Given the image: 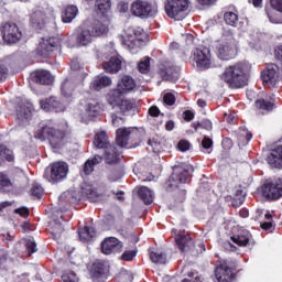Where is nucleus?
<instances>
[{
	"mask_svg": "<svg viewBox=\"0 0 282 282\" xmlns=\"http://www.w3.org/2000/svg\"><path fill=\"white\" fill-rule=\"evenodd\" d=\"M249 73V63H237L236 65L227 67L220 75V78L232 89H241V87H246V85H248Z\"/></svg>",
	"mask_w": 282,
	"mask_h": 282,
	"instance_id": "nucleus-1",
	"label": "nucleus"
},
{
	"mask_svg": "<svg viewBox=\"0 0 282 282\" xmlns=\"http://www.w3.org/2000/svg\"><path fill=\"white\" fill-rule=\"evenodd\" d=\"M66 135L65 130H59L52 126H42L34 134L37 140H48L53 149H61Z\"/></svg>",
	"mask_w": 282,
	"mask_h": 282,
	"instance_id": "nucleus-2",
	"label": "nucleus"
},
{
	"mask_svg": "<svg viewBox=\"0 0 282 282\" xmlns=\"http://www.w3.org/2000/svg\"><path fill=\"white\" fill-rule=\"evenodd\" d=\"M228 41H223L216 46V54L220 61H230L237 56V45L235 44V34L232 31H227Z\"/></svg>",
	"mask_w": 282,
	"mask_h": 282,
	"instance_id": "nucleus-3",
	"label": "nucleus"
},
{
	"mask_svg": "<svg viewBox=\"0 0 282 282\" xmlns=\"http://www.w3.org/2000/svg\"><path fill=\"white\" fill-rule=\"evenodd\" d=\"M69 173V165L66 162L57 161L50 165V167L45 171L44 177L48 182H63V180H67V175Z\"/></svg>",
	"mask_w": 282,
	"mask_h": 282,
	"instance_id": "nucleus-4",
	"label": "nucleus"
},
{
	"mask_svg": "<svg viewBox=\"0 0 282 282\" xmlns=\"http://www.w3.org/2000/svg\"><path fill=\"white\" fill-rule=\"evenodd\" d=\"M186 10H188V0H167L165 3L167 17L175 21L186 19Z\"/></svg>",
	"mask_w": 282,
	"mask_h": 282,
	"instance_id": "nucleus-5",
	"label": "nucleus"
},
{
	"mask_svg": "<svg viewBox=\"0 0 282 282\" xmlns=\"http://www.w3.org/2000/svg\"><path fill=\"white\" fill-rule=\"evenodd\" d=\"M192 61L195 62L197 69H210L213 61L210 59V50L207 47L195 48L192 53Z\"/></svg>",
	"mask_w": 282,
	"mask_h": 282,
	"instance_id": "nucleus-6",
	"label": "nucleus"
},
{
	"mask_svg": "<svg viewBox=\"0 0 282 282\" xmlns=\"http://www.w3.org/2000/svg\"><path fill=\"white\" fill-rule=\"evenodd\" d=\"M131 12L134 17L147 19V17H155L158 8L147 1L137 0L131 6Z\"/></svg>",
	"mask_w": 282,
	"mask_h": 282,
	"instance_id": "nucleus-7",
	"label": "nucleus"
},
{
	"mask_svg": "<svg viewBox=\"0 0 282 282\" xmlns=\"http://www.w3.org/2000/svg\"><path fill=\"white\" fill-rule=\"evenodd\" d=\"M193 170V165H175L173 167V174L170 178V186H180V184H186L188 182V173Z\"/></svg>",
	"mask_w": 282,
	"mask_h": 282,
	"instance_id": "nucleus-8",
	"label": "nucleus"
},
{
	"mask_svg": "<svg viewBox=\"0 0 282 282\" xmlns=\"http://www.w3.org/2000/svg\"><path fill=\"white\" fill-rule=\"evenodd\" d=\"M93 281L106 282L109 276V262L105 260H97L93 263L90 269Z\"/></svg>",
	"mask_w": 282,
	"mask_h": 282,
	"instance_id": "nucleus-9",
	"label": "nucleus"
},
{
	"mask_svg": "<svg viewBox=\"0 0 282 282\" xmlns=\"http://www.w3.org/2000/svg\"><path fill=\"white\" fill-rule=\"evenodd\" d=\"M58 45H61V40L58 37H42L36 47V52L39 56L47 58L48 54L58 50Z\"/></svg>",
	"mask_w": 282,
	"mask_h": 282,
	"instance_id": "nucleus-10",
	"label": "nucleus"
},
{
	"mask_svg": "<svg viewBox=\"0 0 282 282\" xmlns=\"http://www.w3.org/2000/svg\"><path fill=\"white\" fill-rule=\"evenodd\" d=\"M262 195L265 199H281L282 197V181L279 180L274 183H264L262 185Z\"/></svg>",
	"mask_w": 282,
	"mask_h": 282,
	"instance_id": "nucleus-11",
	"label": "nucleus"
},
{
	"mask_svg": "<svg viewBox=\"0 0 282 282\" xmlns=\"http://www.w3.org/2000/svg\"><path fill=\"white\" fill-rule=\"evenodd\" d=\"M22 33L19 31V26L15 23L4 24V43L12 45L21 41Z\"/></svg>",
	"mask_w": 282,
	"mask_h": 282,
	"instance_id": "nucleus-12",
	"label": "nucleus"
},
{
	"mask_svg": "<svg viewBox=\"0 0 282 282\" xmlns=\"http://www.w3.org/2000/svg\"><path fill=\"white\" fill-rule=\"evenodd\" d=\"M88 29L93 33L94 39L105 36L109 32V18L102 17L100 20H96Z\"/></svg>",
	"mask_w": 282,
	"mask_h": 282,
	"instance_id": "nucleus-13",
	"label": "nucleus"
},
{
	"mask_svg": "<svg viewBox=\"0 0 282 282\" xmlns=\"http://www.w3.org/2000/svg\"><path fill=\"white\" fill-rule=\"evenodd\" d=\"M176 246L180 248H206V245L202 241L195 242L193 238L188 236V234H178L175 236Z\"/></svg>",
	"mask_w": 282,
	"mask_h": 282,
	"instance_id": "nucleus-14",
	"label": "nucleus"
},
{
	"mask_svg": "<svg viewBox=\"0 0 282 282\" xmlns=\"http://www.w3.org/2000/svg\"><path fill=\"white\" fill-rule=\"evenodd\" d=\"M76 41L78 45H82L83 47L93 43L94 34L91 33V29L85 24L79 26Z\"/></svg>",
	"mask_w": 282,
	"mask_h": 282,
	"instance_id": "nucleus-15",
	"label": "nucleus"
},
{
	"mask_svg": "<svg viewBox=\"0 0 282 282\" xmlns=\"http://www.w3.org/2000/svg\"><path fill=\"white\" fill-rule=\"evenodd\" d=\"M131 135H133L132 128H119L117 130L116 143L121 149H127L129 147V140H131Z\"/></svg>",
	"mask_w": 282,
	"mask_h": 282,
	"instance_id": "nucleus-16",
	"label": "nucleus"
},
{
	"mask_svg": "<svg viewBox=\"0 0 282 282\" xmlns=\"http://www.w3.org/2000/svg\"><path fill=\"white\" fill-rule=\"evenodd\" d=\"M149 254L152 263L166 265V262L169 261V253H166V250L164 249H160V248L149 249Z\"/></svg>",
	"mask_w": 282,
	"mask_h": 282,
	"instance_id": "nucleus-17",
	"label": "nucleus"
},
{
	"mask_svg": "<svg viewBox=\"0 0 282 282\" xmlns=\"http://www.w3.org/2000/svg\"><path fill=\"white\" fill-rule=\"evenodd\" d=\"M216 279L219 282H234L235 281V273L232 269L226 264H221L215 271Z\"/></svg>",
	"mask_w": 282,
	"mask_h": 282,
	"instance_id": "nucleus-18",
	"label": "nucleus"
},
{
	"mask_svg": "<svg viewBox=\"0 0 282 282\" xmlns=\"http://www.w3.org/2000/svg\"><path fill=\"white\" fill-rule=\"evenodd\" d=\"M276 78H279V66L276 64H269L261 75L262 82L274 85L276 83Z\"/></svg>",
	"mask_w": 282,
	"mask_h": 282,
	"instance_id": "nucleus-19",
	"label": "nucleus"
},
{
	"mask_svg": "<svg viewBox=\"0 0 282 282\" xmlns=\"http://www.w3.org/2000/svg\"><path fill=\"white\" fill-rule=\"evenodd\" d=\"M32 79L37 85H52L54 83V76L45 69L34 72L32 74Z\"/></svg>",
	"mask_w": 282,
	"mask_h": 282,
	"instance_id": "nucleus-20",
	"label": "nucleus"
},
{
	"mask_svg": "<svg viewBox=\"0 0 282 282\" xmlns=\"http://www.w3.org/2000/svg\"><path fill=\"white\" fill-rule=\"evenodd\" d=\"M104 69L108 74H118L122 69V57L112 56L108 62L104 63Z\"/></svg>",
	"mask_w": 282,
	"mask_h": 282,
	"instance_id": "nucleus-21",
	"label": "nucleus"
},
{
	"mask_svg": "<svg viewBox=\"0 0 282 282\" xmlns=\"http://www.w3.org/2000/svg\"><path fill=\"white\" fill-rule=\"evenodd\" d=\"M231 241L237 243V246H254L252 234L248 230H242L238 236L231 237Z\"/></svg>",
	"mask_w": 282,
	"mask_h": 282,
	"instance_id": "nucleus-22",
	"label": "nucleus"
},
{
	"mask_svg": "<svg viewBox=\"0 0 282 282\" xmlns=\"http://www.w3.org/2000/svg\"><path fill=\"white\" fill-rule=\"evenodd\" d=\"M267 162L273 169H282V145L271 151L270 155L267 158Z\"/></svg>",
	"mask_w": 282,
	"mask_h": 282,
	"instance_id": "nucleus-23",
	"label": "nucleus"
},
{
	"mask_svg": "<svg viewBox=\"0 0 282 282\" xmlns=\"http://www.w3.org/2000/svg\"><path fill=\"white\" fill-rule=\"evenodd\" d=\"M115 109L123 116H133V113H135V105L129 99H123L119 101Z\"/></svg>",
	"mask_w": 282,
	"mask_h": 282,
	"instance_id": "nucleus-24",
	"label": "nucleus"
},
{
	"mask_svg": "<svg viewBox=\"0 0 282 282\" xmlns=\"http://www.w3.org/2000/svg\"><path fill=\"white\" fill-rule=\"evenodd\" d=\"M271 7L282 14V0H271ZM267 17L271 23H282V18L274 12L267 11Z\"/></svg>",
	"mask_w": 282,
	"mask_h": 282,
	"instance_id": "nucleus-25",
	"label": "nucleus"
},
{
	"mask_svg": "<svg viewBox=\"0 0 282 282\" xmlns=\"http://www.w3.org/2000/svg\"><path fill=\"white\" fill-rule=\"evenodd\" d=\"M118 89L124 94H129V91H133L135 87V79L129 75H124L121 77V80L118 82Z\"/></svg>",
	"mask_w": 282,
	"mask_h": 282,
	"instance_id": "nucleus-26",
	"label": "nucleus"
},
{
	"mask_svg": "<svg viewBox=\"0 0 282 282\" xmlns=\"http://www.w3.org/2000/svg\"><path fill=\"white\" fill-rule=\"evenodd\" d=\"M104 159L106 164H118V162H120V152H118L115 145H109V148L104 151Z\"/></svg>",
	"mask_w": 282,
	"mask_h": 282,
	"instance_id": "nucleus-27",
	"label": "nucleus"
},
{
	"mask_svg": "<svg viewBox=\"0 0 282 282\" xmlns=\"http://www.w3.org/2000/svg\"><path fill=\"white\" fill-rule=\"evenodd\" d=\"M110 85L111 78L105 75H98L91 82L90 89H94L95 91H100V89H104V87H109Z\"/></svg>",
	"mask_w": 282,
	"mask_h": 282,
	"instance_id": "nucleus-28",
	"label": "nucleus"
},
{
	"mask_svg": "<svg viewBox=\"0 0 282 282\" xmlns=\"http://www.w3.org/2000/svg\"><path fill=\"white\" fill-rule=\"evenodd\" d=\"M94 147L96 149H104V151L109 149V147H112L111 143H109V137H107V132L101 131L96 133L94 139Z\"/></svg>",
	"mask_w": 282,
	"mask_h": 282,
	"instance_id": "nucleus-29",
	"label": "nucleus"
},
{
	"mask_svg": "<svg viewBox=\"0 0 282 282\" xmlns=\"http://www.w3.org/2000/svg\"><path fill=\"white\" fill-rule=\"evenodd\" d=\"M119 41H121V45L123 47H127L130 52H133L135 47L138 46V43H140V40H138V32H134V35H130L128 37H124L123 35H119Z\"/></svg>",
	"mask_w": 282,
	"mask_h": 282,
	"instance_id": "nucleus-30",
	"label": "nucleus"
},
{
	"mask_svg": "<svg viewBox=\"0 0 282 282\" xmlns=\"http://www.w3.org/2000/svg\"><path fill=\"white\" fill-rule=\"evenodd\" d=\"M31 23L34 28H41L45 23V13L43 12V8L37 7L31 13Z\"/></svg>",
	"mask_w": 282,
	"mask_h": 282,
	"instance_id": "nucleus-31",
	"label": "nucleus"
},
{
	"mask_svg": "<svg viewBox=\"0 0 282 282\" xmlns=\"http://www.w3.org/2000/svg\"><path fill=\"white\" fill-rule=\"evenodd\" d=\"M79 241L82 243H89L96 237V229L94 227L85 226L78 230Z\"/></svg>",
	"mask_w": 282,
	"mask_h": 282,
	"instance_id": "nucleus-32",
	"label": "nucleus"
},
{
	"mask_svg": "<svg viewBox=\"0 0 282 282\" xmlns=\"http://www.w3.org/2000/svg\"><path fill=\"white\" fill-rule=\"evenodd\" d=\"M123 94L124 93H122V90H120V88H118V86H117V89L110 90L108 93L107 101L109 105L112 106V109H116V106H118L120 104V101H122L124 99L122 97Z\"/></svg>",
	"mask_w": 282,
	"mask_h": 282,
	"instance_id": "nucleus-33",
	"label": "nucleus"
},
{
	"mask_svg": "<svg viewBox=\"0 0 282 282\" xmlns=\"http://www.w3.org/2000/svg\"><path fill=\"white\" fill-rule=\"evenodd\" d=\"M83 193L87 197V199H89V202H93L94 204H98L99 202H102V199H105V196L98 194V192L91 188V186L89 185L83 188Z\"/></svg>",
	"mask_w": 282,
	"mask_h": 282,
	"instance_id": "nucleus-34",
	"label": "nucleus"
},
{
	"mask_svg": "<svg viewBox=\"0 0 282 282\" xmlns=\"http://www.w3.org/2000/svg\"><path fill=\"white\" fill-rule=\"evenodd\" d=\"M17 118L18 120H30L32 118V105H21L17 107Z\"/></svg>",
	"mask_w": 282,
	"mask_h": 282,
	"instance_id": "nucleus-35",
	"label": "nucleus"
},
{
	"mask_svg": "<svg viewBox=\"0 0 282 282\" xmlns=\"http://www.w3.org/2000/svg\"><path fill=\"white\" fill-rule=\"evenodd\" d=\"M78 14V7L76 6H68L62 13V21L63 23H72L74 19H76Z\"/></svg>",
	"mask_w": 282,
	"mask_h": 282,
	"instance_id": "nucleus-36",
	"label": "nucleus"
},
{
	"mask_svg": "<svg viewBox=\"0 0 282 282\" xmlns=\"http://www.w3.org/2000/svg\"><path fill=\"white\" fill-rule=\"evenodd\" d=\"M137 193L145 205L153 204V192L149 187H137Z\"/></svg>",
	"mask_w": 282,
	"mask_h": 282,
	"instance_id": "nucleus-37",
	"label": "nucleus"
},
{
	"mask_svg": "<svg viewBox=\"0 0 282 282\" xmlns=\"http://www.w3.org/2000/svg\"><path fill=\"white\" fill-rule=\"evenodd\" d=\"M160 74L163 80L175 82L177 80V78H180V73H177V69L173 66H170L167 68H161Z\"/></svg>",
	"mask_w": 282,
	"mask_h": 282,
	"instance_id": "nucleus-38",
	"label": "nucleus"
},
{
	"mask_svg": "<svg viewBox=\"0 0 282 282\" xmlns=\"http://www.w3.org/2000/svg\"><path fill=\"white\" fill-rule=\"evenodd\" d=\"M14 160V152L8 149L6 145H0V166L6 162H12Z\"/></svg>",
	"mask_w": 282,
	"mask_h": 282,
	"instance_id": "nucleus-39",
	"label": "nucleus"
},
{
	"mask_svg": "<svg viewBox=\"0 0 282 282\" xmlns=\"http://www.w3.org/2000/svg\"><path fill=\"white\" fill-rule=\"evenodd\" d=\"M76 89V84L72 79H66L62 85V96L64 98H72Z\"/></svg>",
	"mask_w": 282,
	"mask_h": 282,
	"instance_id": "nucleus-40",
	"label": "nucleus"
},
{
	"mask_svg": "<svg viewBox=\"0 0 282 282\" xmlns=\"http://www.w3.org/2000/svg\"><path fill=\"white\" fill-rule=\"evenodd\" d=\"M96 6L99 14L108 18L111 11V0H96Z\"/></svg>",
	"mask_w": 282,
	"mask_h": 282,
	"instance_id": "nucleus-41",
	"label": "nucleus"
},
{
	"mask_svg": "<svg viewBox=\"0 0 282 282\" xmlns=\"http://www.w3.org/2000/svg\"><path fill=\"white\" fill-rule=\"evenodd\" d=\"M100 111H101V108L97 101H90L86 106V113L88 118H96V116H98Z\"/></svg>",
	"mask_w": 282,
	"mask_h": 282,
	"instance_id": "nucleus-42",
	"label": "nucleus"
},
{
	"mask_svg": "<svg viewBox=\"0 0 282 282\" xmlns=\"http://www.w3.org/2000/svg\"><path fill=\"white\" fill-rule=\"evenodd\" d=\"M123 246L122 241L116 237H107L101 242V248H122Z\"/></svg>",
	"mask_w": 282,
	"mask_h": 282,
	"instance_id": "nucleus-43",
	"label": "nucleus"
},
{
	"mask_svg": "<svg viewBox=\"0 0 282 282\" xmlns=\"http://www.w3.org/2000/svg\"><path fill=\"white\" fill-rule=\"evenodd\" d=\"M257 109H261V111H272L274 109V101L268 99H258L256 100Z\"/></svg>",
	"mask_w": 282,
	"mask_h": 282,
	"instance_id": "nucleus-44",
	"label": "nucleus"
},
{
	"mask_svg": "<svg viewBox=\"0 0 282 282\" xmlns=\"http://www.w3.org/2000/svg\"><path fill=\"white\" fill-rule=\"evenodd\" d=\"M225 23L227 25H231V28H237V24L239 23V15L232 11H227L224 14Z\"/></svg>",
	"mask_w": 282,
	"mask_h": 282,
	"instance_id": "nucleus-45",
	"label": "nucleus"
},
{
	"mask_svg": "<svg viewBox=\"0 0 282 282\" xmlns=\"http://www.w3.org/2000/svg\"><path fill=\"white\" fill-rule=\"evenodd\" d=\"M147 151L149 153H160V151H162V144L155 138L150 139L148 141Z\"/></svg>",
	"mask_w": 282,
	"mask_h": 282,
	"instance_id": "nucleus-46",
	"label": "nucleus"
},
{
	"mask_svg": "<svg viewBox=\"0 0 282 282\" xmlns=\"http://www.w3.org/2000/svg\"><path fill=\"white\" fill-rule=\"evenodd\" d=\"M12 188V181H10V177L8 174L1 172L0 173V191H10Z\"/></svg>",
	"mask_w": 282,
	"mask_h": 282,
	"instance_id": "nucleus-47",
	"label": "nucleus"
},
{
	"mask_svg": "<svg viewBox=\"0 0 282 282\" xmlns=\"http://www.w3.org/2000/svg\"><path fill=\"white\" fill-rule=\"evenodd\" d=\"M138 69L141 74H149L151 72V57H144L138 64Z\"/></svg>",
	"mask_w": 282,
	"mask_h": 282,
	"instance_id": "nucleus-48",
	"label": "nucleus"
},
{
	"mask_svg": "<svg viewBox=\"0 0 282 282\" xmlns=\"http://www.w3.org/2000/svg\"><path fill=\"white\" fill-rule=\"evenodd\" d=\"M51 235H52L53 239H58V237H61V235H63V225L61 224V221L55 220L52 224Z\"/></svg>",
	"mask_w": 282,
	"mask_h": 282,
	"instance_id": "nucleus-49",
	"label": "nucleus"
},
{
	"mask_svg": "<svg viewBox=\"0 0 282 282\" xmlns=\"http://www.w3.org/2000/svg\"><path fill=\"white\" fill-rule=\"evenodd\" d=\"M50 102H52V109H54L56 113H61L62 111H65V104H63L61 99L56 97H51Z\"/></svg>",
	"mask_w": 282,
	"mask_h": 282,
	"instance_id": "nucleus-50",
	"label": "nucleus"
},
{
	"mask_svg": "<svg viewBox=\"0 0 282 282\" xmlns=\"http://www.w3.org/2000/svg\"><path fill=\"white\" fill-rule=\"evenodd\" d=\"M195 131L200 127V129H206V131H213V122L208 119H205L200 122L193 123Z\"/></svg>",
	"mask_w": 282,
	"mask_h": 282,
	"instance_id": "nucleus-51",
	"label": "nucleus"
},
{
	"mask_svg": "<svg viewBox=\"0 0 282 282\" xmlns=\"http://www.w3.org/2000/svg\"><path fill=\"white\" fill-rule=\"evenodd\" d=\"M43 192L44 189H43V186H41V184L33 183L31 187V195H33V197H37V199H41Z\"/></svg>",
	"mask_w": 282,
	"mask_h": 282,
	"instance_id": "nucleus-52",
	"label": "nucleus"
},
{
	"mask_svg": "<svg viewBox=\"0 0 282 282\" xmlns=\"http://www.w3.org/2000/svg\"><path fill=\"white\" fill-rule=\"evenodd\" d=\"M138 257V250H126L121 256V261H133Z\"/></svg>",
	"mask_w": 282,
	"mask_h": 282,
	"instance_id": "nucleus-53",
	"label": "nucleus"
},
{
	"mask_svg": "<svg viewBox=\"0 0 282 282\" xmlns=\"http://www.w3.org/2000/svg\"><path fill=\"white\" fill-rule=\"evenodd\" d=\"M21 246L24 248H36V240L33 237L24 238L20 241Z\"/></svg>",
	"mask_w": 282,
	"mask_h": 282,
	"instance_id": "nucleus-54",
	"label": "nucleus"
},
{
	"mask_svg": "<svg viewBox=\"0 0 282 282\" xmlns=\"http://www.w3.org/2000/svg\"><path fill=\"white\" fill-rule=\"evenodd\" d=\"M187 276L189 278H185L182 280V282H202V276H199L197 273L195 272H188Z\"/></svg>",
	"mask_w": 282,
	"mask_h": 282,
	"instance_id": "nucleus-55",
	"label": "nucleus"
},
{
	"mask_svg": "<svg viewBox=\"0 0 282 282\" xmlns=\"http://www.w3.org/2000/svg\"><path fill=\"white\" fill-rule=\"evenodd\" d=\"M62 281L64 282H77L78 276H76V273L74 272H68L62 275Z\"/></svg>",
	"mask_w": 282,
	"mask_h": 282,
	"instance_id": "nucleus-56",
	"label": "nucleus"
},
{
	"mask_svg": "<svg viewBox=\"0 0 282 282\" xmlns=\"http://www.w3.org/2000/svg\"><path fill=\"white\" fill-rule=\"evenodd\" d=\"M163 102L172 107V105H175V95H173L172 93H166L163 96Z\"/></svg>",
	"mask_w": 282,
	"mask_h": 282,
	"instance_id": "nucleus-57",
	"label": "nucleus"
},
{
	"mask_svg": "<svg viewBox=\"0 0 282 282\" xmlns=\"http://www.w3.org/2000/svg\"><path fill=\"white\" fill-rule=\"evenodd\" d=\"M52 97L47 98V99H44V100H41L40 101V106H41V109H43L44 111H51L52 110Z\"/></svg>",
	"mask_w": 282,
	"mask_h": 282,
	"instance_id": "nucleus-58",
	"label": "nucleus"
},
{
	"mask_svg": "<svg viewBox=\"0 0 282 282\" xmlns=\"http://www.w3.org/2000/svg\"><path fill=\"white\" fill-rule=\"evenodd\" d=\"M8 259H9L8 251L3 248H0V270L2 265L8 261Z\"/></svg>",
	"mask_w": 282,
	"mask_h": 282,
	"instance_id": "nucleus-59",
	"label": "nucleus"
},
{
	"mask_svg": "<svg viewBox=\"0 0 282 282\" xmlns=\"http://www.w3.org/2000/svg\"><path fill=\"white\" fill-rule=\"evenodd\" d=\"M15 215H20V217H30V209L28 207H20L14 209Z\"/></svg>",
	"mask_w": 282,
	"mask_h": 282,
	"instance_id": "nucleus-60",
	"label": "nucleus"
},
{
	"mask_svg": "<svg viewBox=\"0 0 282 282\" xmlns=\"http://www.w3.org/2000/svg\"><path fill=\"white\" fill-rule=\"evenodd\" d=\"M178 151H188L191 149V143L187 140H181L177 144Z\"/></svg>",
	"mask_w": 282,
	"mask_h": 282,
	"instance_id": "nucleus-61",
	"label": "nucleus"
},
{
	"mask_svg": "<svg viewBox=\"0 0 282 282\" xmlns=\"http://www.w3.org/2000/svg\"><path fill=\"white\" fill-rule=\"evenodd\" d=\"M84 173H85V175H91V173H94V165H93L91 161L88 160L84 164Z\"/></svg>",
	"mask_w": 282,
	"mask_h": 282,
	"instance_id": "nucleus-62",
	"label": "nucleus"
},
{
	"mask_svg": "<svg viewBox=\"0 0 282 282\" xmlns=\"http://www.w3.org/2000/svg\"><path fill=\"white\" fill-rule=\"evenodd\" d=\"M8 66L0 64V80H6L8 78Z\"/></svg>",
	"mask_w": 282,
	"mask_h": 282,
	"instance_id": "nucleus-63",
	"label": "nucleus"
},
{
	"mask_svg": "<svg viewBox=\"0 0 282 282\" xmlns=\"http://www.w3.org/2000/svg\"><path fill=\"white\" fill-rule=\"evenodd\" d=\"M202 147L203 149H212L213 148V139L208 137H204L202 141Z\"/></svg>",
	"mask_w": 282,
	"mask_h": 282,
	"instance_id": "nucleus-64",
	"label": "nucleus"
}]
</instances>
